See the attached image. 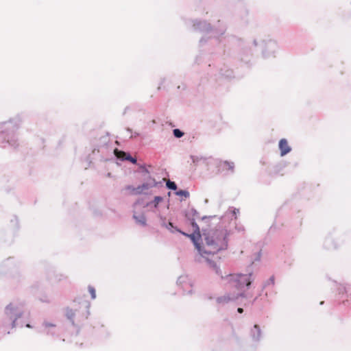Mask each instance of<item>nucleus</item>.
Listing matches in <instances>:
<instances>
[{
    "mask_svg": "<svg viewBox=\"0 0 351 351\" xmlns=\"http://www.w3.org/2000/svg\"><path fill=\"white\" fill-rule=\"evenodd\" d=\"M222 231L213 230L204 234L205 243L202 247H198L202 254H215L226 246V242Z\"/></svg>",
    "mask_w": 351,
    "mask_h": 351,
    "instance_id": "1",
    "label": "nucleus"
},
{
    "mask_svg": "<svg viewBox=\"0 0 351 351\" xmlns=\"http://www.w3.org/2000/svg\"><path fill=\"white\" fill-rule=\"evenodd\" d=\"M230 282L235 283L238 289H242L244 287H249L252 282V274H230L228 278Z\"/></svg>",
    "mask_w": 351,
    "mask_h": 351,
    "instance_id": "2",
    "label": "nucleus"
},
{
    "mask_svg": "<svg viewBox=\"0 0 351 351\" xmlns=\"http://www.w3.org/2000/svg\"><path fill=\"white\" fill-rule=\"evenodd\" d=\"M216 171L215 173H220L225 171L233 172L234 169V164L233 162L227 160H219L215 163Z\"/></svg>",
    "mask_w": 351,
    "mask_h": 351,
    "instance_id": "3",
    "label": "nucleus"
},
{
    "mask_svg": "<svg viewBox=\"0 0 351 351\" xmlns=\"http://www.w3.org/2000/svg\"><path fill=\"white\" fill-rule=\"evenodd\" d=\"M156 185L157 182H156L155 179L150 177L147 182L143 183L141 185H139L141 194L144 193L145 191H148L149 189L156 186Z\"/></svg>",
    "mask_w": 351,
    "mask_h": 351,
    "instance_id": "4",
    "label": "nucleus"
},
{
    "mask_svg": "<svg viewBox=\"0 0 351 351\" xmlns=\"http://www.w3.org/2000/svg\"><path fill=\"white\" fill-rule=\"evenodd\" d=\"M114 154H115L116 156L118 158H121L123 160H125L130 161L133 164H136V158H132L131 156H130L129 154H128L127 153H125V152H124L123 151H119L118 149H115L114 150Z\"/></svg>",
    "mask_w": 351,
    "mask_h": 351,
    "instance_id": "5",
    "label": "nucleus"
},
{
    "mask_svg": "<svg viewBox=\"0 0 351 351\" xmlns=\"http://www.w3.org/2000/svg\"><path fill=\"white\" fill-rule=\"evenodd\" d=\"M279 149L282 156L291 152V147H289L287 141L285 138H282L279 141Z\"/></svg>",
    "mask_w": 351,
    "mask_h": 351,
    "instance_id": "6",
    "label": "nucleus"
},
{
    "mask_svg": "<svg viewBox=\"0 0 351 351\" xmlns=\"http://www.w3.org/2000/svg\"><path fill=\"white\" fill-rule=\"evenodd\" d=\"M140 189H141L139 186L137 187H134L133 186L128 185L125 187V190L128 191V194L130 195H141V192Z\"/></svg>",
    "mask_w": 351,
    "mask_h": 351,
    "instance_id": "7",
    "label": "nucleus"
},
{
    "mask_svg": "<svg viewBox=\"0 0 351 351\" xmlns=\"http://www.w3.org/2000/svg\"><path fill=\"white\" fill-rule=\"evenodd\" d=\"M231 300H232V298L229 295H223V296L217 298V302L218 304H224L228 303Z\"/></svg>",
    "mask_w": 351,
    "mask_h": 351,
    "instance_id": "8",
    "label": "nucleus"
},
{
    "mask_svg": "<svg viewBox=\"0 0 351 351\" xmlns=\"http://www.w3.org/2000/svg\"><path fill=\"white\" fill-rule=\"evenodd\" d=\"M134 218L136 219V221L142 225H145L146 223V218L143 215H141L139 216H136V215H134Z\"/></svg>",
    "mask_w": 351,
    "mask_h": 351,
    "instance_id": "9",
    "label": "nucleus"
},
{
    "mask_svg": "<svg viewBox=\"0 0 351 351\" xmlns=\"http://www.w3.org/2000/svg\"><path fill=\"white\" fill-rule=\"evenodd\" d=\"M166 184H167V186L171 190H176V189H177V186L174 182L168 180Z\"/></svg>",
    "mask_w": 351,
    "mask_h": 351,
    "instance_id": "10",
    "label": "nucleus"
},
{
    "mask_svg": "<svg viewBox=\"0 0 351 351\" xmlns=\"http://www.w3.org/2000/svg\"><path fill=\"white\" fill-rule=\"evenodd\" d=\"M88 289V291H89L90 294L91 295L92 299H95V298H96V291H95V288L91 287V286H89Z\"/></svg>",
    "mask_w": 351,
    "mask_h": 351,
    "instance_id": "11",
    "label": "nucleus"
},
{
    "mask_svg": "<svg viewBox=\"0 0 351 351\" xmlns=\"http://www.w3.org/2000/svg\"><path fill=\"white\" fill-rule=\"evenodd\" d=\"M176 195L180 196H184L185 197H187L189 196V193L186 191L180 190L179 191L176 192Z\"/></svg>",
    "mask_w": 351,
    "mask_h": 351,
    "instance_id": "12",
    "label": "nucleus"
},
{
    "mask_svg": "<svg viewBox=\"0 0 351 351\" xmlns=\"http://www.w3.org/2000/svg\"><path fill=\"white\" fill-rule=\"evenodd\" d=\"M173 134L177 138H180L184 135V133L181 132L179 129L173 130Z\"/></svg>",
    "mask_w": 351,
    "mask_h": 351,
    "instance_id": "13",
    "label": "nucleus"
},
{
    "mask_svg": "<svg viewBox=\"0 0 351 351\" xmlns=\"http://www.w3.org/2000/svg\"><path fill=\"white\" fill-rule=\"evenodd\" d=\"M66 316L68 318L72 319L75 316V312L72 309H67Z\"/></svg>",
    "mask_w": 351,
    "mask_h": 351,
    "instance_id": "14",
    "label": "nucleus"
},
{
    "mask_svg": "<svg viewBox=\"0 0 351 351\" xmlns=\"http://www.w3.org/2000/svg\"><path fill=\"white\" fill-rule=\"evenodd\" d=\"M162 197H159V196H156L154 197V206L155 207H157L158 204H159L160 202L162 201Z\"/></svg>",
    "mask_w": 351,
    "mask_h": 351,
    "instance_id": "15",
    "label": "nucleus"
},
{
    "mask_svg": "<svg viewBox=\"0 0 351 351\" xmlns=\"http://www.w3.org/2000/svg\"><path fill=\"white\" fill-rule=\"evenodd\" d=\"M254 329L256 330L257 331V335L256 337H254L256 339H258L261 336V330H260V328H259V326L257 325V324H255L254 326Z\"/></svg>",
    "mask_w": 351,
    "mask_h": 351,
    "instance_id": "16",
    "label": "nucleus"
},
{
    "mask_svg": "<svg viewBox=\"0 0 351 351\" xmlns=\"http://www.w3.org/2000/svg\"><path fill=\"white\" fill-rule=\"evenodd\" d=\"M14 310V308L13 307V306L12 304H10L6 307V311L8 313L9 311L11 312Z\"/></svg>",
    "mask_w": 351,
    "mask_h": 351,
    "instance_id": "17",
    "label": "nucleus"
},
{
    "mask_svg": "<svg viewBox=\"0 0 351 351\" xmlns=\"http://www.w3.org/2000/svg\"><path fill=\"white\" fill-rule=\"evenodd\" d=\"M45 326L47 327H52V326H55L54 324H48V323H45Z\"/></svg>",
    "mask_w": 351,
    "mask_h": 351,
    "instance_id": "18",
    "label": "nucleus"
},
{
    "mask_svg": "<svg viewBox=\"0 0 351 351\" xmlns=\"http://www.w3.org/2000/svg\"><path fill=\"white\" fill-rule=\"evenodd\" d=\"M237 311L239 313H242L243 312V309L242 308H239L237 309Z\"/></svg>",
    "mask_w": 351,
    "mask_h": 351,
    "instance_id": "19",
    "label": "nucleus"
},
{
    "mask_svg": "<svg viewBox=\"0 0 351 351\" xmlns=\"http://www.w3.org/2000/svg\"><path fill=\"white\" fill-rule=\"evenodd\" d=\"M269 280L271 282V283H272L273 285L274 284V278H273V277H272V278H271L269 279Z\"/></svg>",
    "mask_w": 351,
    "mask_h": 351,
    "instance_id": "20",
    "label": "nucleus"
},
{
    "mask_svg": "<svg viewBox=\"0 0 351 351\" xmlns=\"http://www.w3.org/2000/svg\"><path fill=\"white\" fill-rule=\"evenodd\" d=\"M26 326H27V328H32V326H30V324H27V325H26Z\"/></svg>",
    "mask_w": 351,
    "mask_h": 351,
    "instance_id": "21",
    "label": "nucleus"
},
{
    "mask_svg": "<svg viewBox=\"0 0 351 351\" xmlns=\"http://www.w3.org/2000/svg\"><path fill=\"white\" fill-rule=\"evenodd\" d=\"M237 212H239V210H237V211H234V213H237Z\"/></svg>",
    "mask_w": 351,
    "mask_h": 351,
    "instance_id": "22",
    "label": "nucleus"
},
{
    "mask_svg": "<svg viewBox=\"0 0 351 351\" xmlns=\"http://www.w3.org/2000/svg\"><path fill=\"white\" fill-rule=\"evenodd\" d=\"M237 212H239V210H237V211H234V213H237Z\"/></svg>",
    "mask_w": 351,
    "mask_h": 351,
    "instance_id": "23",
    "label": "nucleus"
},
{
    "mask_svg": "<svg viewBox=\"0 0 351 351\" xmlns=\"http://www.w3.org/2000/svg\"><path fill=\"white\" fill-rule=\"evenodd\" d=\"M237 212H239V210H237V211H234V213H237Z\"/></svg>",
    "mask_w": 351,
    "mask_h": 351,
    "instance_id": "24",
    "label": "nucleus"
},
{
    "mask_svg": "<svg viewBox=\"0 0 351 351\" xmlns=\"http://www.w3.org/2000/svg\"><path fill=\"white\" fill-rule=\"evenodd\" d=\"M213 267L214 268H215V267H216V265H213Z\"/></svg>",
    "mask_w": 351,
    "mask_h": 351,
    "instance_id": "25",
    "label": "nucleus"
}]
</instances>
